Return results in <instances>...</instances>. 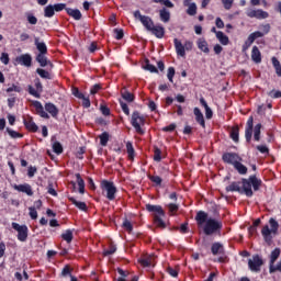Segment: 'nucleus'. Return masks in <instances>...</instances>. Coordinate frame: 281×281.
<instances>
[{
    "label": "nucleus",
    "mask_w": 281,
    "mask_h": 281,
    "mask_svg": "<svg viewBox=\"0 0 281 281\" xmlns=\"http://www.w3.org/2000/svg\"><path fill=\"white\" fill-rule=\"evenodd\" d=\"M195 221L206 236H212V234H216V232L223 229V223L221 221L212 217L207 218V213L203 211L198 212Z\"/></svg>",
    "instance_id": "f257e3e1"
},
{
    "label": "nucleus",
    "mask_w": 281,
    "mask_h": 281,
    "mask_svg": "<svg viewBox=\"0 0 281 281\" xmlns=\"http://www.w3.org/2000/svg\"><path fill=\"white\" fill-rule=\"evenodd\" d=\"M279 227L280 224H278V221L273 217L269 220V225H265L262 227L261 236L267 245H271V243H273V236H277Z\"/></svg>",
    "instance_id": "f03ea898"
},
{
    "label": "nucleus",
    "mask_w": 281,
    "mask_h": 281,
    "mask_svg": "<svg viewBox=\"0 0 281 281\" xmlns=\"http://www.w3.org/2000/svg\"><path fill=\"white\" fill-rule=\"evenodd\" d=\"M243 189L241 194H246V196H254V191L251 190V186L255 192L260 190V186H262V180L256 178V176H250L249 179L241 180Z\"/></svg>",
    "instance_id": "7ed1b4c3"
},
{
    "label": "nucleus",
    "mask_w": 281,
    "mask_h": 281,
    "mask_svg": "<svg viewBox=\"0 0 281 281\" xmlns=\"http://www.w3.org/2000/svg\"><path fill=\"white\" fill-rule=\"evenodd\" d=\"M101 189L103 190V192H105V196L106 199H109V201L115 200V194H117V188L113 182L109 180H102Z\"/></svg>",
    "instance_id": "20e7f679"
},
{
    "label": "nucleus",
    "mask_w": 281,
    "mask_h": 281,
    "mask_svg": "<svg viewBox=\"0 0 281 281\" xmlns=\"http://www.w3.org/2000/svg\"><path fill=\"white\" fill-rule=\"evenodd\" d=\"M132 126L135 128L136 133L144 135V130L142 127L146 124V119L139 112H133L132 114Z\"/></svg>",
    "instance_id": "39448f33"
},
{
    "label": "nucleus",
    "mask_w": 281,
    "mask_h": 281,
    "mask_svg": "<svg viewBox=\"0 0 281 281\" xmlns=\"http://www.w3.org/2000/svg\"><path fill=\"white\" fill-rule=\"evenodd\" d=\"M134 19L136 21H139L142 25H144L145 30H147V32H150V30L155 25V22H153V19H150V16L148 15H143L139 10H136L134 12Z\"/></svg>",
    "instance_id": "423d86ee"
},
{
    "label": "nucleus",
    "mask_w": 281,
    "mask_h": 281,
    "mask_svg": "<svg viewBox=\"0 0 281 281\" xmlns=\"http://www.w3.org/2000/svg\"><path fill=\"white\" fill-rule=\"evenodd\" d=\"M262 265H265V261L259 255H255L251 259L248 260V267L250 271H254L255 273H259L260 267H262Z\"/></svg>",
    "instance_id": "0eeeda50"
},
{
    "label": "nucleus",
    "mask_w": 281,
    "mask_h": 281,
    "mask_svg": "<svg viewBox=\"0 0 281 281\" xmlns=\"http://www.w3.org/2000/svg\"><path fill=\"white\" fill-rule=\"evenodd\" d=\"M12 227L18 232V240L25 243V240H27V226L13 222Z\"/></svg>",
    "instance_id": "6e6552de"
},
{
    "label": "nucleus",
    "mask_w": 281,
    "mask_h": 281,
    "mask_svg": "<svg viewBox=\"0 0 281 281\" xmlns=\"http://www.w3.org/2000/svg\"><path fill=\"white\" fill-rule=\"evenodd\" d=\"M247 16H249V19H268L269 18V13L266 11H262V9H248L246 11Z\"/></svg>",
    "instance_id": "1a4fd4ad"
},
{
    "label": "nucleus",
    "mask_w": 281,
    "mask_h": 281,
    "mask_svg": "<svg viewBox=\"0 0 281 281\" xmlns=\"http://www.w3.org/2000/svg\"><path fill=\"white\" fill-rule=\"evenodd\" d=\"M224 164H229L234 166L237 161H243V158L236 153H225L222 156Z\"/></svg>",
    "instance_id": "9d476101"
},
{
    "label": "nucleus",
    "mask_w": 281,
    "mask_h": 281,
    "mask_svg": "<svg viewBox=\"0 0 281 281\" xmlns=\"http://www.w3.org/2000/svg\"><path fill=\"white\" fill-rule=\"evenodd\" d=\"M14 190L18 192H23L24 194H27V196H33L34 191H32V186L25 183V184H15Z\"/></svg>",
    "instance_id": "9b49d317"
},
{
    "label": "nucleus",
    "mask_w": 281,
    "mask_h": 281,
    "mask_svg": "<svg viewBox=\"0 0 281 281\" xmlns=\"http://www.w3.org/2000/svg\"><path fill=\"white\" fill-rule=\"evenodd\" d=\"M142 267H155V255H148L138 259Z\"/></svg>",
    "instance_id": "f8f14e48"
},
{
    "label": "nucleus",
    "mask_w": 281,
    "mask_h": 281,
    "mask_svg": "<svg viewBox=\"0 0 281 281\" xmlns=\"http://www.w3.org/2000/svg\"><path fill=\"white\" fill-rule=\"evenodd\" d=\"M173 43H175L176 54L178 56H181V58H186V46H184V44L181 43V41H179L178 38H175Z\"/></svg>",
    "instance_id": "ddd939ff"
},
{
    "label": "nucleus",
    "mask_w": 281,
    "mask_h": 281,
    "mask_svg": "<svg viewBox=\"0 0 281 281\" xmlns=\"http://www.w3.org/2000/svg\"><path fill=\"white\" fill-rule=\"evenodd\" d=\"M254 133V116H250L247 121L245 137L247 142H251V135Z\"/></svg>",
    "instance_id": "4468645a"
},
{
    "label": "nucleus",
    "mask_w": 281,
    "mask_h": 281,
    "mask_svg": "<svg viewBox=\"0 0 281 281\" xmlns=\"http://www.w3.org/2000/svg\"><path fill=\"white\" fill-rule=\"evenodd\" d=\"M183 5L188 8L187 14H189V16H194L196 14V3L192 2V0H184Z\"/></svg>",
    "instance_id": "2eb2a0df"
},
{
    "label": "nucleus",
    "mask_w": 281,
    "mask_h": 281,
    "mask_svg": "<svg viewBox=\"0 0 281 281\" xmlns=\"http://www.w3.org/2000/svg\"><path fill=\"white\" fill-rule=\"evenodd\" d=\"M33 106L36 110V113H38L41 117H44L45 120H49V114L45 112L43 104L41 102L38 101L33 102Z\"/></svg>",
    "instance_id": "dca6fc26"
},
{
    "label": "nucleus",
    "mask_w": 281,
    "mask_h": 281,
    "mask_svg": "<svg viewBox=\"0 0 281 281\" xmlns=\"http://www.w3.org/2000/svg\"><path fill=\"white\" fill-rule=\"evenodd\" d=\"M146 210L148 212H154L155 216H165L164 209L160 205H153V204H147Z\"/></svg>",
    "instance_id": "f3484780"
},
{
    "label": "nucleus",
    "mask_w": 281,
    "mask_h": 281,
    "mask_svg": "<svg viewBox=\"0 0 281 281\" xmlns=\"http://www.w3.org/2000/svg\"><path fill=\"white\" fill-rule=\"evenodd\" d=\"M149 32H151L156 38H164V34H166L164 26H155V24L151 26V29H149Z\"/></svg>",
    "instance_id": "a211bd4d"
},
{
    "label": "nucleus",
    "mask_w": 281,
    "mask_h": 281,
    "mask_svg": "<svg viewBox=\"0 0 281 281\" xmlns=\"http://www.w3.org/2000/svg\"><path fill=\"white\" fill-rule=\"evenodd\" d=\"M16 60L20 63V65H24V67H32V56L29 54L18 57Z\"/></svg>",
    "instance_id": "6ab92c4d"
},
{
    "label": "nucleus",
    "mask_w": 281,
    "mask_h": 281,
    "mask_svg": "<svg viewBox=\"0 0 281 281\" xmlns=\"http://www.w3.org/2000/svg\"><path fill=\"white\" fill-rule=\"evenodd\" d=\"M251 59L254 63H262V55L260 54V49H258V46H254L251 50Z\"/></svg>",
    "instance_id": "aec40b11"
},
{
    "label": "nucleus",
    "mask_w": 281,
    "mask_h": 281,
    "mask_svg": "<svg viewBox=\"0 0 281 281\" xmlns=\"http://www.w3.org/2000/svg\"><path fill=\"white\" fill-rule=\"evenodd\" d=\"M193 113L195 115V121L201 124L203 128H205V119L203 117V113L199 108H194Z\"/></svg>",
    "instance_id": "412c9836"
},
{
    "label": "nucleus",
    "mask_w": 281,
    "mask_h": 281,
    "mask_svg": "<svg viewBox=\"0 0 281 281\" xmlns=\"http://www.w3.org/2000/svg\"><path fill=\"white\" fill-rule=\"evenodd\" d=\"M226 192H239L243 194V188H240V182H233L228 187H226Z\"/></svg>",
    "instance_id": "4be33fe9"
},
{
    "label": "nucleus",
    "mask_w": 281,
    "mask_h": 281,
    "mask_svg": "<svg viewBox=\"0 0 281 281\" xmlns=\"http://www.w3.org/2000/svg\"><path fill=\"white\" fill-rule=\"evenodd\" d=\"M200 104H202V106H204V109H205L206 120H212L213 112H212V109L210 108V105H207V102L205 101V99L201 98Z\"/></svg>",
    "instance_id": "5701e85b"
},
{
    "label": "nucleus",
    "mask_w": 281,
    "mask_h": 281,
    "mask_svg": "<svg viewBox=\"0 0 281 281\" xmlns=\"http://www.w3.org/2000/svg\"><path fill=\"white\" fill-rule=\"evenodd\" d=\"M36 60L41 65V67H47V65H50L52 67V63L47 60V56H45V54H37Z\"/></svg>",
    "instance_id": "b1692460"
},
{
    "label": "nucleus",
    "mask_w": 281,
    "mask_h": 281,
    "mask_svg": "<svg viewBox=\"0 0 281 281\" xmlns=\"http://www.w3.org/2000/svg\"><path fill=\"white\" fill-rule=\"evenodd\" d=\"M66 10H67V14H69V16H72L75 21H80V19H82V13L80 12V10L78 9H66Z\"/></svg>",
    "instance_id": "393cba45"
},
{
    "label": "nucleus",
    "mask_w": 281,
    "mask_h": 281,
    "mask_svg": "<svg viewBox=\"0 0 281 281\" xmlns=\"http://www.w3.org/2000/svg\"><path fill=\"white\" fill-rule=\"evenodd\" d=\"M45 111H47L52 117H56L58 115V108H56L53 103H46Z\"/></svg>",
    "instance_id": "a878e982"
},
{
    "label": "nucleus",
    "mask_w": 281,
    "mask_h": 281,
    "mask_svg": "<svg viewBox=\"0 0 281 281\" xmlns=\"http://www.w3.org/2000/svg\"><path fill=\"white\" fill-rule=\"evenodd\" d=\"M198 47L204 54H210V46L207 45V42L203 38L198 40Z\"/></svg>",
    "instance_id": "bb28decb"
},
{
    "label": "nucleus",
    "mask_w": 281,
    "mask_h": 281,
    "mask_svg": "<svg viewBox=\"0 0 281 281\" xmlns=\"http://www.w3.org/2000/svg\"><path fill=\"white\" fill-rule=\"evenodd\" d=\"M233 167L235 168V170H237L239 175L247 173V166L243 165V160L237 161L236 164L233 165Z\"/></svg>",
    "instance_id": "cd10ccee"
},
{
    "label": "nucleus",
    "mask_w": 281,
    "mask_h": 281,
    "mask_svg": "<svg viewBox=\"0 0 281 281\" xmlns=\"http://www.w3.org/2000/svg\"><path fill=\"white\" fill-rule=\"evenodd\" d=\"M35 46L40 52L38 54H47V45H45V42H40L38 37H35Z\"/></svg>",
    "instance_id": "c85d7f7f"
},
{
    "label": "nucleus",
    "mask_w": 281,
    "mask_h": 281,
    "mask_svg": "<svg viewBox=\"0 0 281 281\" xmlns=\"http://www.w3.org/2000/svg\"><path fill=\"white\" fill-rule=\"evenodd\" d=\"M216 38L222 45L229 44V37H227V35H225V33H223L222 31L216 32Z\"/></svg>",
    "instance_id": "c756f323"
},
{
    "label": "nucleus",
    "mask_w": 281,
    "mask_h": 281,
    "mask_svg": "<svg viewBox=\"0 0 281 281\" xmlns=\"http://www.w3.org/2000/svg\"><path fill=\"white\" fill-rule=\"evenodd\" d=\"M143 69H145V71H149L150 74H158L157 67H155V65H151L150 60L148 59L145 60Z\"/></svg>",
    "instance_id": "7c9ffc66"
},
{
    "label": "nucleus",
    "mask_w": 281,
    "mask_h": 281,
    "mask_svg": "<svg viewBox=\"0 0 281 281\" xmlns=\"http://www.w3.org/2000/svg\"><path fill=\"white\" fill-rule=\"evenodd\" d=\"M24 125L27 131H32L33 133H36V131H38V126L36 125V123H34V121H32V119L24 121Z\"/></svg>",
    "instance_id": "2f4dec72"
},
{
    "label": "nucleus",
    "mask_w": 281,
    "mask_h": 281,
    "mask_svg": "<svg viewBox=\"0 0 281 281\" xmlns=\"http://www.w3.org/2000/svg\"><path fill=\"white\" fill-rule=\"evenodd\" d=\"M159 14H160V21H162L164 23H168V21H170V11L166 9H161L159 11Z\"/></svg>",
    "instance_id": "473e14b6"
},
{
    "label": "nucleus",
    "mask_w": 281,
    "mask_h": 281,
    "mask_svg": "<svg viewBox=\"0 0 281 281\" xmlns=\"http://www.w3.org/2000/svg\"><path fill=\"white\" fill-rule=\"evenodd\" d=\"M61 238L63 240H66V243H71V240H74V231L67 229L61 234Z\"/></svg>",
    "instance_id": "72a5a7b5"
},
{
    "label": "nucleus",
    "mask_w": 281,
    "mask_h": 281,
    "mask_svg": "<svg viewBox=\"0 0 281 281\" xmlns=\"http://www.w3.org/2000/svg\"><path fill=\"white\" fill-rule=\"evenodd\" d=\"M211 251L213 256H217V254L223 252V245H221V243H214L212 245Z\"/></svg>",
    "instance_id": "f704fd0d"
},
{
    "label": "nucleus",
    "mask_w": 281,
    "mask_h": 281,
    "mask_svg": "<svg viewBox=\"0 0 281 281\" xmlns=\"http://www.w3.org/2000/svg\"><path fill=\"white\" fill-rule=\"evenodd\" d=\"M54 14H55L54 5L49 4L44 9V16H46V19H52Z\"/></svg>",
    "instance_id": "c9c22d12"
},
{
    "label": "nucleus",
    "mask_w": 281,
    "mask_h": 281,
    "mask_svg": "<svg viewBox=\"0 0 281 281\" xmlns=\"http://www.w3.org/2000/svg\"><path fill=\"white\" fill-rule=\"evenodd\" d=\"M278 258H280V248L272 250L270 255V265H274Z\"/></svg>",
    "instance_id": "e433bc0d"
},
{
    "label": "nucleus",
    "mask_w": 281,
    "mask_h": 281,
    "mask_svg": "<svg viewBox=\"0 0 281 281\" xmlns=\"http://www.w3.org/2000/svg\"><path fill=\"white\" fill-rule=\"evenodd\" d=\"M69 201H71L72 204L78 207V210H87V204L85 202H80L76 200V198H69Z\"/></svg>",
    "instance_id": "4c0bfd02"
},
{
    "label": "nucleus",
    "mask_w": 281,
    "mask_h": 281,
    "mask_svg": "<svg viewBox=\"0 0 281 281\" xmlns=\"http://www.w3.org/2000/svg\"><path fill=\"white\" fill-rule=\"evenodd\" d=\"M161 216L164 215H155L154 216V223L157 225V227H161L162 229L166 227V223L164 220H161Z\"/></svg>",
    "instance_id": "58836bf2"
},
{
    "label": "nucleus",
    "mask_w": 281,
    "mask_h": 281,
    "mask_svg": "<svg viewBox=\"0 0 281 281\" xmlns=\"http://www.w3.org/2000/svg\"><path fill=\"white\" fill-rule=\"evenodd\" d=\"M7 133H8V135H10V137H12V139H19V138L23 137V134L16 132L14 130H11L9 127H7Z\"/></svg>",
    "instance_id": "ea45409f"
},
{
    "label": "nucleus",
    "mask_w": 281,
    "mask_h": 281,
    "mask_svg": "<svg viewBox=\"0 0 281 281\" xmlns=\"http://www.w3.org/2000/svg\"><path fill=\"white\" fill-rule=\"evenodd\" d=\"M36 74H38V76H40L41 78H44V79H46V80H49V78H52L50 75H49V71H47V70H45V69H42V68H37V69H36Z\"/></svg>",
    "instance_id": "a19ab883"
},
{
    "label": "nucleus",
    "mask_w": 281,
    "mask_h": 281,
    "mask_svg": "<svg viewBox=\"0 0 281 281\" xmlns=\"http://www.w3.org/2000/svg\"><path fill=\"white\" fill-rule=\"evenodd\" d=\"M260 128H262V124H257L254 128V138L256 142H260Z\"/></svg>",
    "instance_id": "79ce46f5"
},
{
    "label": "nucleus",
    "mask_w": 281,
    "mask_h": 281,
    "mask_svg": "<svg viewBox=\"0 0 281 281\" xmlns=\"http://www.w3.org/2000/svg\"><path fill=\"white\" fill-rule=\"evenodd\" d=\"M100 144L101 146H106V144H109V133L103 132L100 136Z\"/></svg>",
    "instance_id": "37998d69"
},
{
    "label": "nucleus",
    "mask_w": 281,
    "mask_h": 281,
    "mask_svg": "<svg viewBox=\"0 0 281 281\" xmlns=\"http://www.w3.org/2000/svg\"><path fill=\"white\" fill-rule=\"evenodd\" d=\"M122 227L125 228L130 234L133 232V224L127 218L124 220Z\"/></svg>",
    "instance_id": "c03bdc74"
},
{
    "label": "nucleus",
    "mask_w": 281,
    "mask_h": 281,
    "mask_svg": "<svg viewBox=\"0 0 281 281\" xmlns=\"http://www.w3.org/2000/svg\"><path fill=\"white\" fill-rule=\"evenodd\" d=\"M53 150H54V153H56V155L63 154V145L58 142H55L53 144Z\"/></svg>",
    "instance_id": "a18cd8bd"
},
{
    "label": "nucleus",
    "mask_w": 281,
    "mask_h": 281,
    "mask_svg": "<svg viewBox=\"0 0 281 281\" xmlns=\"http://www.w3.org/2000/svg\"><path fill=\"white\" fill-rule=\"evenodd\" d=\"M26 20L30 23V25H36V23H38V19H36V16H34V14L32 13L26 14Z\"/></svg>",
    "instance_id": "49530a36"
},
{
    "label": "nucleus",
    "mask_w": 281,
    "mask_h": 281,
    "mask_svg": "<svg viewBox=\"0 0 281 281\" xmlns=\"http://www.w3.org/2000/svg\"><path fill=\"white\" fill-rule=\"evenodd\" d=\"M122 98L126 100V102H133L135 100V97L131 92H123Z\"/></svg>",
    "instance_id": "de8ad7c7"
},
{
    "label": "nucleus",
    "mask_w": 281,
    "mask_h": 281,
    "mask_svg": "<svg viewBox=\"0 0 281 281\" xmlns=\"http://www.w3.org/2000/svg\"><path fill=\"white\" fill-rule=\"evenodd\" d=\"M276 271L281 272V259L278 265L270 263V273H276Z\"/></svg>",
    "instance_id": "09e8293b"
},
{
    "label": "nucleus",
    "mask_w": 281,
    "mask_h": 281,
    "mask_svg": "<svg viewBox=\"0 0 281 281\" xmlns=\"http://www.w3.org/2000/svg\"><path fill=\"white\" fill-rule=\"evenodd\" d=\"M115 40L122 41L124 38V31L121 29H114Z\"/></svg>",
    "instance_id": "8fccbe9b"
},
{
    "label": "nucleus",
    "mask_w": 281,
    "mask_h": 281,
    "mask_svg": "<svg viewBox=\"0 0 281 281\" xmlns=\"http://www.w3.org/2000/svg\"><path fill=\"white\" fill-rule=\"evenodd\" d=\"M154 161H161V149L155 147L154 150Z\"/></svg>",
    "instance_id": "3c124183"
},
{
    "label": "nucleus",
    "mask_w": 281,
    "mask_h": 281,
    "mask_svg": "<svg viewBox=\"0 0 281 281\" xmlns=\"http://www.w3.org/2000/svg\"><path fill=\"white\" fill-rule=\"evenodd\" d=\"M0 60L3 65H9L10 64V55H8V53H2Z\"/></svg>",
    "instance_id": "603ef678"
},
{
    "label": "nucleus",
    "mask_w": 281,
    "mask_h": 281,
    "mask_svg": "<svg viewBox=\"0 0 281 281\" xmlns=\"http://www.w3.org/2000/svg\"><path fill=\"white\" fill-rule=\"evenodd\" d=\"M233 142H238V127H233L231 131Z\"/></svg>",
    "instance_id": "864d4df0"
},
{
    "label": "nucleus",
    "mask_w": 281,
    "mask_h": 281,
    "mask_svg": "<svg viewBox=\"0 0 281 281\" xmlns=\"http://www.w3.org/2000/svg\"><path fill=\"white\" fill-rule=\"evenodd\" d=\"M221 1H222L223 7L226 10H232V5H234V0H221Z\"/></svg>",
    "instance_id": "5fc2aeb1"
},
{
    "label": "nucleus",
    "mask_w": 281,
    "mask_h": 281,
    "mask_svg": "<svg viewBox=\"0 0 281 281\" xmlns=\"http://www.w3.org/2000/svg\"><path fill=\"white\" fill-rule=\"evenodd\" d=\"M126 148H127V155H128L130 159H133V155L135 153V149L133 148V144L127 143Z\"/></svg>",
    "instance_id": "6e6d98bb"
},
{
    "label": "nucleus",
    "mask_w": 281,
    "mask_h": 281,
    "mask_svg": "<svg viewBox=\"0 0 281 281\" xmlns=\"http://www.w3.org/2000/svg\"><path fill=\"white\" fill-rule=\"evenodd\" d=\"M167 78H168L169 82H173V80H172L175 78V68L173 67L168 68Z\"/></svg>",
    "instance_id": "4d7b16f0"
},
{
    "label": "nucleus",
    "mask_w": 281,
    "mask_h": 281,
    "mask_svg": "<svg viewBox=\"0 0 281 281\" xmlns=\"http://www.w3.org/2000/svg\"><path fill=\"white\" fill-rule=\"evenodd\" d=\"M268 95H269V98L278 99V98H281V91L280 90H272V91L268 92Z\"/></svg>",
    "instance_id": "13d9d810"
},
{
    "label": "nucleus",
    "mask_w": 281,
    "mask_h": 281,
    "mask_svg": "<svg viewBox=\"0 0 281 281\" xmlns=\"http://www.w3.org/2000/svg\"><path fill=\"white\" fill-rule=\"evenodd\" d=\"M29 93L34 98H41V92L34 89L32 86L29 87Z\"/></svg>",
    "instance_id": "bf43d9fd"
},
{
    "label": "nucleus",
    "mask_w": 281,
    "mask_h": 281,
    "mask_svg": "<svg viewBox=\"0 0 281 281\" xmlns=\"http://www.w3.org/2000/svg\"><path fill=\"white\" fill-rule=\"evenodd\" d=\"M29 214H30V216H31V218H33V220H36V218H38V212H36V209L35 207H29Z\"/></svg>",
    "instance_id": "052dcab7"
},
{
    "label": "nucleus",
    "mask_w": 281,
    "mask_h": 281,
    "mask_svg": "<svg viewBox=\"0 0 281 281\" xmlns=\"http://www.w3.org/2000/svg\"><path fill=\"white\" fill-rule=\"evenodd\" d=\"M150 181L153 183H156V186H161V177L159 176H149Z\"/></svg>",
    "instance_id": "680f3d73"
},
{
    "label": "nucleus",
    "mask_w": 281,
    "mask_h": 281,
    "mask_svg": "<svg viewBox=\"0 0 281 281\" xmlns=\"http://www.w3.org/2000/svg\"><path fill=\"white\" fill-rule=\"evenodd\" d=\"M115 251H117V247L111 246L110 249H108L103 252V256H113V254H115Z\"/></svg>",
    "instance_id": "e2e57ef3"
},
{
    "label": "nucleus",
    "mask_w": 281,
    "mask_h": 281,
    "mask_svg": "<svg viewBox=\"0 0 281 281\" xmlns=\"http://www.w3.org/2000/svg\"><path fill=\"white\" fill-rule=\"evenodd\" d=\"M72 95H75V98H78L79 100H81V98H85V94L80 92L78 88L72 89Z\"/></svg>",
    "instance_id": "0e129e2a"
},
{
    "label": "nucleus",
    "mask_w": 281,
    "mask_h": 281,
    "mask_svg": "<svg viewBox=\"0 0 281 281\" xmlns=\"http://www.w3.org/2000/svg\"><path fill=\"white\" fill-rule=\"evenodd\" d=\"M37 172V169L36 167H29V170H27V177H30V179H32V177H34Z\"/></svg>",
    "instance_id": "69168bd1"
},
{
    "label": "nucleus",
    "mask_w": 281,
    "mask_h": 281,
    "mask_svg": "<svg viewBox=\"0 0 281 281\" xmlns=\"http://www.w3.org/2000/svg\"><path fill=\"white\" fill-rule=\"evenodd\" d=\"M258 225H260V218H257L254 222V225L249 227V234H254V232H256V227H258Z\"/></svg>",
    "instance_id": "338daca9"
},
{
    "label": "nucleus",
    "mask_w": 281,
    "mask_h": 281,
    "mask_svg": "<svg viewBox=\"0 0 281 281\" xmlns=\"http://www.w3.org/2000/svg\"><path fill=\"white\" fill-rule=\"evenodd\" d=\"M192 47H194V44L190 41L184 42V52H191Z\"/></svg>",
    "instance_id": "774afa93"
}]
</instances>
